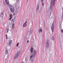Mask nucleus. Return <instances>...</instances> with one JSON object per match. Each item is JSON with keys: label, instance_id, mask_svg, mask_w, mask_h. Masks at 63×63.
<instances>
[{"label": "nucleus", "instance_id": "1", "mask_svg": "<svg viewBox=\"0 0 63 63\" xmlns=\"http://www.w3.org/2000/svg\"><path fill=\"white\" fill-rule=\"evenodd\" d=\"M37 53V51L35 50H33L32 51V52L31 53V54L32 55H31L30 57L31 58H32V57H33V58H34L35 57V55Z\"/></svg>", "mask_w": 63, "mask_h": 63}, {"label": "nucleus", "instance_id": "2", "mask_svg": "<svg viewBox=\"0 0 63 63\" xmlns=\"http://www.w3.org/2000/svg\"><path fill=\"white\" fill-rule=\"evenodd\" d=\"M55 1H56V0H53L52 2V0H51L50 3L51 6L50 8V10H51V9L52 8V4H53V6L55 5Z\"/></svg>", "mask_w": 63, "mask_h": 63}, {"label": "nucleus", "instance_id": "3", "mask_svg": "<svg viewBox=\"0 0 63 63\" xmlns=\"http://www.w3.org/2000/svg\"><path fill=\"white\" fill-rule=\"evenodd\" d=\"M20 53V51H18L16 54L15 55L14 57V59H15L17 58L18 57V56H19Z\"/></svg>", "mask_w": 63, "mask_h": 63}, {"label": "nucleus", "instance_id": "4", "mask_svg": "<svg viewBox=\"0 0 63 63\" xmlns=\"http://www.w3.org/2000/svg\"><path fill=\"white\" fill-rule=\"evenodd\" d=\"M49 39H47L46 42V48H47L49 46Z\"/></svg>", "mask_w": 63, "mask_h": 63}, {"label": "nucleus", "instance_id": "5", "mask_svg": "<svg viewBox=\"0 0 63 63\" xmlns=\"http://www.w3.org/2000/svg\"><path fill=\"white\" fill-rule=\"evenodd\" d=\"M7 4L8 5H9V8H10V9H12V7H13L12 6V5H9V1H8V0H5Z\"/></svg>", "mask_w": 63, "mask_h": 63}, {"label": "nucleus", "instance_id": "6", "mask_svg": "<svg viewBox=\"0 0 63 63\" xmlns=\"http://www.w3.org/2000/svg\"><path fill=\"white\" fill-rule=\"evenodd\" d=\"M12 40H9L8 42L7 43V45L8 46H10L11 47V45L12 44Z\"/></svg>", "mask_w": 63, "mask_h": 63}, {"label": "nucleus", "instance_id": "7", "mask_svg": "<svg viewBox=\"0 0 63 63\" xmlns=\"http://www.w3.org/2000/svg\"><path fill=\"white\" fill-rule=\"evenodd\" d=\"M54 23H53L51 27V30L52 33L53 32V29H54Z\"/></svg>", "mask_w": 63, "mask_h": 63}, {"label": "nucleus", "instance_id": "8", "mask_svg": "<svg viewBox=\"0 0 63 63\" xmlns=\"http://www.w3.org/2000/svg\"><path fill=\"white\" fill-rule=\"evenodd\" d=\"M10 11L11 13H14V12L15 11V10L14 9L13 7H12V8L10 9Z\"/></svg>", "mask_w": 63, "mask_h": 63}, {"label": "nucleus", "instance_id": "9", "mask_svg": "<svg viewBox=\"0 0 63 63\" xmlns=\"http://www.w3.org/2000/svg\"><path fill=\"white\" fill-rule=\"evenodd\" d=\"M27 21H26L23 24V27L24 28L25 27H26L27 26V25H26V24H27Z\"/></svg>", "mask_w": 63, "mask_h": 63}, {"label": "nucleus", "instance_id": "10", "mask_svg": "<svg viewBox=\"0 0 63 63\" xmlns=\"http://www.w3.org/2000/svg\"><path fill=\"white\" fill-rule=\"evenodd\" d=\"M43 31V30L42 29L40 28L38 30V32L39 33H40L41 32H42Z\"/></svg>", "mask_w": 63, "mask_h": 63}, {"label": "nucleus", "instance_id": "11", "mask_svg": "<svg viewBox=\"0 0 63 63\" xmlns=\"http://www.w3.org/2000/svg\"><path fill=\"white\" fill-rule=\"evenodd\" d=\"M3 16H4V11H3L2 13V14L1 15V18H2L3 17Z\"/></svg>", "mask_w": 63, "mask_h": 63}, {"label": "nucleus", "instance_id": "12", "mask_svg": "<svg viewBox=\"0 0 63 63\" xmlns=\"http://www.w3.org/2000/svg\"><path fill=\"white\" fill-rule=\"evenodd\" d=\"M39 6H37L36 7V11H37V10H39Z\"/></svg>", "mask_w": 63, "mask_h": 63}, {"label": "nucleus", "instance_id": "13", "mask_svg": "<svg viewBox=\"0 0 63 63\" xmlns=\"http://www.w3.org/2000/svg\"><path fill=\"white\" fill-rule=\"evenodd\" d=\"M12 17H13V16L12 15H10V17L9 19V20H11L12 18Z\"/></svg>", "mask_w": 63, "mask_h": 63}, {"label": "nucleus", "instance_id": "14", "mask_svg": "<svg viewBox=\"0 0 63 63\" xmlns=\"http://www.w3.org/2000/svg\"><path fill=\"white\" fill-rule=\"evenodd\" d=\"M32 59L31 60V61L32 62V61H34V59H35V57H34V58H33V57H32Z\"/></svg>", "mask_w": 63, "mask_h": 63}, {"label": "nucleus", "instance_id": "15", "mask_svg": "<svg viewBox=\"0 0 63 63\" xmlns=\"http://www.w3.org/2000/svg\"><path fill=\"white\" fill-rule=\"evenodd\" d=\"M6 33H8L9 32V28H7L6 29Z\"/></svg>", "mask_w": 63, "mask_h": 63}, {"label": "nucleus", "instance_id": "16", "mask_svg": "<svg viewBox=\"0 0 63 63\" xmlns=\"http://www.w3.org/2000/svg\"><path fill=\"white\" fill-rule=\"evenodd\" d=\"M8 53V51L6 50L5 51V54H7Z\"/></svg>", "mask_w": 63, "mask_h": 63}, {"label": "nucleus", "instance_id": "17", "mask_svg": "<svg viewBox=\"0 0 63 63\" xmlns=\"http://www.w3.org/2000/svg\"><path fill=\"white\" fill-rule=\"evenodd\" d=\"M12 28L13 29H14V26H15V24L14 23H13L12 24Z\"/></svg>", "mask_w": 63, "mask_h": 63}, {"label": "nucleus", "instance_id": "18", "mask_svg": "<svg viewBox=\"0 0 63 63\" xmlns=\"http://www.w3.org/2000/svg\"><path fill=\"white\" fill-rule=\"evenodd\" d=\"M51 39L52 40H54V37L53 36H52Z\"/></svg>", "mask_w": 63, "mask_h": 63}, {"label": "nucleus", "instance_id": "19", "mask_svg": "<svg viewBox=\"0 0 63 63\" xmlns=\"http://www.w3.org/2000/svg\"><path fill=\"white\" fill-rule=\"evenodd\" d=\"M39 6V2H38L37 3V6Z\"/></svg>", "mask_w": 63, "mask_h": 63}, {"label": "nucleus", "instance_id": "20", "mask_svg": "<svg viewBox=\"0 0 63 63\" xmlns=\"http://www.w3.org/2000/svg\"><path fill=\"white\" fill-rule=\"evenodd\" d=\"M32 32H33V31L32 30H31L30 32V33L31 34H32Z\"/></svg>", "mask_w": 63, "mask_h": 63}, {"label": "nucleus", "instance_id": "21", "mask_svg": "<svg viewBox=\"0 0 63 63\" xmlns=\"http://www.w3.org/2000/svg\"><path fill=\"white\" fill-rule=\"evenodd\" d=\"M18 45H19V43H18L16 45V47H18Z\"/></svg>", "mask_w": 63, "mask_h": 63}, {"label": "nucleus", "instance_id": "22", "mask_svg": "<svg viewBox=\"0 0 63 63\" xmlns=\"http://www.w3.org/2000/svg\"><path fill=\"white\" fill-rule=\"evenodd\" d=\"M42 3V6H44V3Z\"/></svg>", "mask_w": 63, "mask_h": 63}, {"label": "nucleus", "instance_id": "23", "mask_svg": "<svg viewBox=\"0 0 63 63\" xmlns=\"http://www.w3.org/2000/svg\"><path fill=\"white\" fill-rule=\"evenodd\" d=\"M13 16H15V15H16V14L15 13H14L13 14Z\"/></svg>", "mask_w": 63, "mask_h": 63}, {"label": "nucleus", "instance_id": "24", "mask_svg": "<svg viewBox=\"0 0 63 63\" xmlns=\"http://www.w3.org/2000/svg\"><path fill=\"white\" fill-rule=\"evenodd\" d=\"M62 18H63V12H62Z\"/></svg>", "mask_w": 63, "mask_h": 63}, {"label": "nucleus", "instance_id": "25", "mask_svg": "<svg viewBox=\"0 0 63 63\" xmlns=\"http://www.w3.org/2000/svg\"><path fill=\"white\" fill-rule=\"evenodd\" d=\"M33 48H31V51H33Z\"/></svg>", "mask_w": 63, "mask_h": 63}, {"label": "nucleus", "instance_id": "26", "mask_svg": "<svg viewBox=\"0 0 63 63\" xmlns=\"http://www.w3.org/2000/svg\"><path fill=\"white\" fill-rule=\"evenodd\" d=\"M25 61L26 62H27V59L25 58Z\"/></svg>", "mask_w": 63, "mask_h": 63}, {"label": "nucleus", "instance_id": "27", "mask_svg": "<svg viewBox=\"0 0 63 63\" xmlns=\"http://www.w3.org/2000/svg\"><path fill=\"white\" fill-rule=\"evenodd\" d=\"M7 59H5V62H6L7 61Z\"/></svg>", "mask_w": 63, "mask_h": 63}, {"label": "nucleus", "instance_id": "28", "mask_svg": "<svg viewBox=\"0 0 63 63\" xmlns=\"http://www.w3.org/2000/svg\"><path fill=\"white\" fill-rule=\"evenodd\" d=\"M61 32H62V33H63V30H61Z\"/></svg>", "mask_w": 63, "mask_h": 63}, {"label": "nucleus", "instance_id": "29", "mask_svg": "<svg viewBox=\"0 0 63 63\" xmlns=\"http://www.w3.org/2000/svg\"><path fill=\"white\" fill-rule=\"evenodd\" d=\"M14 6H17V5H16V4H15L14 5Z\"/></svg>", "mask_w": 63, "mask_h": 63}, {"label": "nucleus", "instance_id": "30", "mask_svg": "<svg viewBox=\"0 0 63 63\" xmlns=\"http://www.w3.org/2000/svg\"><path fill=\"white\" fill-rule=\"evenodd\" d=\"M43 1H44V0H41V2H43Z\"/></svg>", "mask_w": 63, "mask_h": 63}, {"label": "nucleus", "instance_id": "31", "mask_svg": "<svg viewBox=\"0 0 63 63\" xmlns=\"http://www.w3.org/2000/svg\"><path fill=\"white\" fill-rule=\"evenodd\" d=\"M29 43V40H27V43Z\"/></svg>", "mask_w": 63, "mask_h": 63}, {"label": "nucleus", "instance_id": "32", "mask_svg": "<svg viewBox=\"0 0 63 63\" xmlns=\"http://www.w3.org/2000/svg\"><path fill=\"white\" fill-rule=\"evenodd\" d=\"M6 39H8V36L6 37Z\"/></svg>", "mask_w": 63, "mask_h": 63}, {"label": "nucleus", "instance_id": "33", "mask_svg": "<svg viewBox=\"0 0 63 63\" xmlns=\"http://www.w3.org/2000/svg\"><path fill=\"white\" fill-rule=\"evenodd\" d=\"M3 4H4V5H5V3L4 2L3 3Z\"/></svg>", "mask_w": 63, "mask_h": 63}, {"label": "nucleus", "instance_id": "34", "mask_svg": "<svg viewBox=\"0 0 63 63\" xmlns=\"http://www.w3.org/2000/svg\"><path fill=\"white\" fill-rule=\"evenodd\" d=\"M28 1H29V0H27V2H28Z\"/></svg>", "mask_w": 63, "mask_h": 63}, {"label": "nucleus", "instance_id": "35", "mask_svg": "<svg viewBox=\"0 0 63 63\" xmlns=\"http://www.w3.org/2000/svg\"><path fill=\"white\" fill-rule=\"evenodd\" d=\"M6 37H7V34L6 35H5Z\"/></svg>", "mask_w": 63, "mask_h": 63}, {"label": "nucleus", "instance_id": "36", "mask_svg": "<svg viewBox=\"0 0 63 63\" xmlns=\"http://www.w3.org/2000/svg\"><path fill=\"white\" fill-rule=\"evenodd\" d=\"M13 20H14V19H12V21H13Z\"/></svg>", "mask_w": 63, "mask_h": 63}]
</instances>
